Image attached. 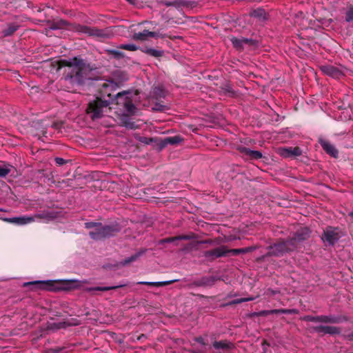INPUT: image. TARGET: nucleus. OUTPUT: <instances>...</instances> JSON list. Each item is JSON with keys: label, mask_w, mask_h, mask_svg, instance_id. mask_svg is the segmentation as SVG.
Returning a JSON list of instances; mask_svg holds the SVG:
<instances>
[{"label": "nucleus", "mask_w": 353, "mask_h": 353, "mask_svg": "<svg viewBox=\"0 0 353 353\" xmlns=\"http://www.w3.org/2000/svg\"><path fill=\"white\" fill-rule=\"evenodd\" d=\"M240 152L250 159H259L262 158V154L259 151L252 150L245 147L239 148Z\"/></svg>", "instance_id": "10"}, {"label": "nucleus", "mask_w": 353, "mask_h": 353, "mask_svg": "<svg viewBox=\"0 0 353 353\" xmlns=\"http://www.w3.org/2000/svg\"><path fill=\"white\" fill-rule=\"evenodd\" d=\"M321 70L325 74L334 79H339L343 75V73L339 68L330 65L321 66Z\"/></svg>", "instance_id": "8"}, {"label": "nucleus", "mask_w": 353, "mask_h": 353, "mask_svg": "<svg viewBox=\"0 0 353 353\" xmlns=\"http://www.w3.org/2000/svg\"><path fill=\"white\" fill-rule=\"evenodd\" d=\"M157 36V33L154 32L143 30L142 32L134 33L133 34V39L139 41H145L149 37H155Z\"/></svg>", "instance_id": "11"}, {"label": "nucleus", "mask_w": 353, "mask_h": 353, "mask_svg": "<svg viewBox=\"0 0 353 353\" xmlns=\"http://www.w3.org/2000/svg\"><path fill=\"white\" fill-rule=\"evenodd\" d=\"M127 92H119L116 95V103L128 115L135 113L136 108L129 98Z\"/></svg>", "instance_id": "4"}, {"label": "nucleus", "mask_w": 353, "mask_h": 353, "mask_svg": "<svg viewBox=\"0 0 353 353\" xmlns=\"http://www.w3.org/2000/svg\"><path fill=\"white\" fill-rule=\"evenodd\" d=\"M119 48L129 50V51H135L137 50V46L132 43L129 44H122L119 46Z\"/></svg>", "instance_id": "23"}, {"label": "nucleus", "mask_w": 353, "mask_h": 353, "mask_svg": "<svg viewBox=\"0 0 353 353\" xmlns=\"http://www.w3.org/2000/svg\"><path fill=\"white\" fill-rule=\"evenodd\" d=\"M172 281H163V282H148V281H140L138 283L139 284H143V285H148L150 286H156V287H160L166 285L168 284L171 283Z\"/></svg>", "instance_id": "20"}, {"label": "nucleus", "mask_w": 353, "mask_h": 353, "mask_svg": "<svg viewBox=\"0 0 353 353\" xmlns=\"http://www.w3.org/2000/svg\"><path fill=\"white\" fill-rule=\"evenodd\" d=\"M182 139L178 136L169 137L166 139V143L170 144H177L181 142Z\"/></svg>", "instance_id": "24"}, {"label": "nucleus", "mask_w": 353, "mask_h": 353, "mask_svg": "<svg viewBox=\"0 0 353 353\" xmlns=\"http://www.w3.org/2000/svg\"><path fill=\"white\" fill-rule=\"evenodd\" d=\"M79 32L88 34L89 35H99V30L92 29L87 26H81L79 27Z\"/></svg>", "instance_id": "17"}, {"label": "nucleus", "mask_w": 353, "mask_h": 353, "mask_svg": "<svg viewBox=\"0 0 353 353\" xmlns=\"http://www.w3.org/2000/svg\"><path fill=\"white\" fill-rule=\"evenodd\" d=\"M345 20L347 22L353 21V6H350L347 10Z\"/></svg>", "instance_id": "27"}, {"label": "nucleus", "mask_w": 353, "mask_h": 353, "mask_svg": "<svg viewBox=\"0 0 353 353\" xmlns=\"http://www.w3.org/2000/svg\"><path fill=\"white\" fill-rule=\"evenodd\" d=\"M309 230L301 229L291 239L286 241H281L270 247L268 253L271 255L280 256L285 252L292 251L296 248L297 243L307 239L309 236Z\"/></svg>", "instance_id": "2"}, {"label": "nucleus", "mask_w": 353, "mask_h": 353, "mask_svg": "<svg viewBox=\"0 0 353 353\" xmlns=\"http://www.w3.org/2000/svg\"><path fill=\"white\" fill-rule=\"evenodd\" d=\"M320 143L325 151L334 157H336L338 154L337 150L328 141L325 140H321Z\"/></svg>", "instance_id": "14"}, {"label": "nucleus", "mask_w": 353, "mask_h": 353, "mask_svg": "<svg viewBox=\"0 0 353 353\" xmlns=\"http://www.w3.org/2000/svg\"><path fill=\"white\" fill-rule=\"evenodd\" d=\"M230 41L233 44L234 47L236 49H241L246 45H250V43L252 42L251 40L247 39H238L234 37H231L230 38Z\"/></svg>", "instance_id": "12"}, {"label": "nucleus", "mask_w": 353, "mask_h": 353, "mask_svg": "<svg viewBox=\"0 0 353 353\" xmlns=\"http://www.w3.org/2000/svg\"><path fill=\"white\" fill-rule=\"evenodd\" d=\"M195 341L198 342L203 346H205L208 344L207 342L205 341V339L202 336L195 338Z\"/></svg>", "instance_id": "30"}, {"label": "nucleus", "mask_w": 353, "mask_h": 353, "mask_svg": "<svg viewBox=\"0 0 353 353\" xmlns=\"http://www.w3.org/2000/svg\"><path fill=\"white\" fill-rule=\"evenodd\" d=\"M117 287L115 286H110V287H97L95 288H93L94 290H99V291H107L112 289H116Z\"/></svg>", "instance_id": "29"}, {"label": "nucleus", "mask_w": 353, "mask_h": 353, "mask_svg": "<svg viewBox=\"0 0 353 353\" xmlns=\"http://www.w3.org/2000/svg\"><path fill=\"white\" fill-rule=\"evenodd\" d=\"M112 52L114 55H115L117 57H119L121 54V52L117 50H112Z\"/></svg>", "instance_id": "34"}, {"label": "nucleus", "mask_w": 353, "mask_h": 353, "mask_svg": "<svg viewBox=\"0 0 353 353\" xmlns=\"http://www.w3.org/2000/svg\"><path fill=\"white\" fill-rule=\"evenodd\" d=\"M12 166L10 165H0V176L5 177L7 176L10 172Z\"/></svg>", "instance_id": "19"}, {"label": "nucleus", "mask_w": 353, "mask_h": 353, "mask_svg": "<svg viewBox=\"0 0 353 353\" xmlns=\"http://www.w3.org/2000/svg\"><path fill=\"white\" fill-rule=\"evenodd\" d=\"M3 220L8 223H16L17 225H26L33 222L34 219L32 216H23L19 217L4 219Z\"/></svg>", "instance_id": "9"}, {"label": "nucleus", "mask_w": 353, "mask_h": 353, "mask_svg": "<svg viewBox=\"0 0 353 353\" xmlns=\"http://www.w3.org/2000/svg\"><path fill=\"white\" fill-rule=\"evenodd\" d=\"M350 215L353 218V210L350 212Z\"/></svg>", "instance_id": "37"}, {"label": "nucleus", "mask_w": 353, "mask_h": 353, "mask_svg": "<svg viewBox=\"0 0 353 353\" xmlns=\"http://www.w3.org/2000/svg\"><path fill=\"white\" fill-rule=\"evenodd\" d=\"M305 319L307 321H323V322H335L332 319L326 316H318V317H313V316H307L305 317Z\"/></svg>", "instance_id": "18"}, {"label": "nucleus", "mask_w": 353, "mask_h": 353, "mask_svg": "<svg viewBox=\"0 0 353 353\" xmlns=\"http://www.w3.org/2000/svg\"><path fill=\"white\" fill-rule=\"evenodd\" d=\"M295 312H296L295 310H284V309L272 310H268V311L262 312V313L264 314H292V313H295Z\"/></svg>", "instance_id": "16"}, {"label": "nucleus", "mask_w": 353, "mask_h": 353, "mask_svg": "<svg viewBox=\"0 0 353 353\" xmlns=\"http://www.w3.org/2000/svg\"><path fill=\"white\" fill-rule=\"evenodd\" d=\"M108 105L107 101H103L100 99H97L93 101L90 102L87 112L91 115L92 119L100 118L103 112V109L106 108Z\"/></svg>", "instance_id": "5"}, {"label": "nucleus", "mask_w": 353, "mask_h": 353, "mask_svg": "<svg viewBox=\"0 0 353 353\" xmlns=\"http://www.w3.org/2000/svg\"><path fill=\"white\" fill-rule=\"evenodd\" d=\"M55 162H56L57 164H58L59 165H61L65 163V161L63 159H62V158H59L58 157V158L55 159Z\"/></svg>", "instance_id": "31"}, {"label": "nucleus", "mask_w": 353, "mask_h": 353, "mask_svg": "<svg viewBox=\"0 0 353 353\" xmlns=\"http://www.w3.org/2000/svg\"><path fill=\"white\" fill-rule=\"evenodd\" d=\"M135 258H136V256H134V257H132L131 259H128V260L125 261V263H129V262H130V261H133Z\"/></svg>", "instance_id": "35"}, {"label": "nucleus", "mask_w": 353, "mask_h": 353, "mask_svg": "<svg viewBox=\"0 0 353 353\" xmlns=\"http://www.w3.org/2000/svg\"><path fill=\"white\" fill-rule=\"evenodd\" d=\"M263 12H263V10H255V11L254 12V15H259V14H262V13H263Z\"/></svg>", "instance_id": "33"}, {"label": "nucleus", "mask_w": 353, "mask_h": 353, "mask_svg": "<svg viewBox=\"0 0 353 353\" xmlns=\"http://www.w3.org/2000/svg\"><path fill=\"white\" fill-rule=\"evenodd\" d=\"M0 211H1V210L0 209Z\"/></svg>", "instance_id": "38"}, {"label": "nucleus", "mask_w": 353, "mask_h": 353, "mask_svg": "<svg viewBox=\"0 0 353 353\" xmlns=\"http://www.w3.org/2000/svg\"><path fill=\"white\" fill-rule=\"evenodd\" d=\"M191 238H192V236L190 235H181V236H179L174 237V238L167 239L165 241V242H172L175 240H182V239L188 240V239H190Z\"/></svg>", "instance_id": "25"}, {"label": "nucleus", "mask_w": 353, "mask_h": 353, "mask_svg": "<svg viewBox=\"0 0 353 353\" xmlns=\"http://www.w3.org/2000/svg\"><path fill=\"white\" fill-rule=\"evenodd\" d=\"M213 346L216 349L225 348L228 347L227 344L223 341H215Z\"/></svg>", "instance_id": "28"}, {"label": "nucleus", "mask_w": 353, "mask_h": 353, "mask_svg": "<svg viewBox=\"0 0 353 353\" xmlns=\"http://www.w3.org/2000/svg\"><path fill=\"white\" fill-rule=\"evenodd\" d=\"M38 283L46 284L47 285L46 288L48 290H51V281H33V282L25 283L24 286L31 285V284H38Z\"/></svg>", "instance_id": "26"}, {"label": "nucleus", "mask_w": 353, "mask_h": 353, "mask_svg": "<svg viewBox=\"0 0 353 353\" xmlns=\"http://www.w3.org/2000/svg\"><path fill=\"white\" fill-rule=\"evenodd\" d=\"M341 237V232L338 228H327L324 230L321 237L325 245H333Z\"/></svg>", "instance_id": "6"}, {"label": "nucleus", "mask_w": 353, "mask_h": 353, "mask_svg": "<svg viewBox=\"0 0 353 353\" xmlns=\"http://www.w3.org/2000/svg\"><path fill=\"white\" fill-rule=\"evenodd\" d=\"M125 125L130 128H133V125L130 123H125Z\"/></svg>", "instance_id": "36"}, {"label": "nucleus", "mask_w": 353, "mask_h": 353, "mask_svg": "<svg viewBox=\"0 0 353 353\" xmlns=\"http://www.w3.org/2000/svg\"><path fill=\"white\" fill-rule=\"evenodd\" d=\"M281 154L282 156L288 157H298L301 154V150L297 148H283Z\"/></svg>", "instance_id": "13"}, {"label": "nucleus", "mask_w": 353, "mask_h": 353, "mask_svg": "<svg viewBox=\"0 0 353 353\" xmlns=\"http://www.w3.org/2000/svg\"><path fill=\"white\" fill-rule=\"evenodd\" d=\"M86 228H94L90 231V236L94 240H99L113 234L114 232L119 231V228L109 225L103 226L101 223L88 222L85 223Z\"/></svg>", "instance_id": "3"}, {"label": "nucleus", "mask_w": 353, "mask_h": 353, "mask_svg": "<svg viewBox=\"0 0 353 353\" xmlns=\"http://www.w3.org/2000/svg\"><path fill=\"white\" fill-rule=\"evenodd\" d=\"M241 252H242V250H240V249H234V250H228L226 249L225 247L221 246V247L216 248L212 250L208 251L206 252V255L208 256L220 257V256L225 255L228 252H231L233 254H237Z\"/></svg>", "instance_id": "7"}, {"label": "nucleus", "mask_w": 353, "mask_h": 353, "mask_svg": "<svg viewBox=\"0 0 353 353\" xmlns=\"http://www.w3.org/2000/svg\"><path fill=\"white\" fill-rule=\"evenodd\" d=\"M145 52L148 54L154 57H161L163 53V51H161V50H156V49H153V48L146 49Z\"/></svg>", "instance_id": "21"}, {"label": "nucleus", "mask_w": 353, "mask_h": 353, "mask_svg": "<svg viewBox=\"0 0 353 353\" xmlns=\"http://www.w3.org/2000/svg\"><path fill=\"white\" fill-rule=\"evenodd\" d=\"M317 331L326 334H336L339 332V330L336 327L328 325L319 326L317 327Z\"/></svg>", "instance_id": "15"}, {"label": "nucleus", "mask_w": 353, "mask_h": 353, "mask_svg": "<svg viewBox=\"0 0 353 353\" xmlns=\"http://www.w3.org/2000/svg\"><path fill=\"white\" fill-rule=\"evenodd\" d=\"M252 299H253L252 298L242 299L236 300V301H234V303H242V302H244V301H251Z\"/></svg>", "instance_id": "32"}, {"label": "nucleus", "mask_w": 353, "mask_h": 353, "mask_svg": "<svg viewBox=\"0 0 353 353\" xmlns=\"http://www.w3.org/2000/svg\"><path fill=\"white\" fill-rule=\"evenodd\" d=\"M59 64L60 68L68 67L67 74L64 79L67 85H80L84 83L85 80L90 79L89 73L91 70L81 59L74 57L68 60H61Z\"/></svg>", "instance_id": "1"}, {"label": "nucleus", "mask_w": 353, "mask_h": 353, "mask_svg": "<svg viewBox=\"0 0 353 353\" xmlns=\"http://www.w3.org/2000/svg\"><path fill=\"white\" fill-rule=\"evenodd\" d=\"M18 26L15 25H10L8 28L3 30L4 36H9L17 30Z\"/></svg>", "instance_id": "22"}]
</instances>
